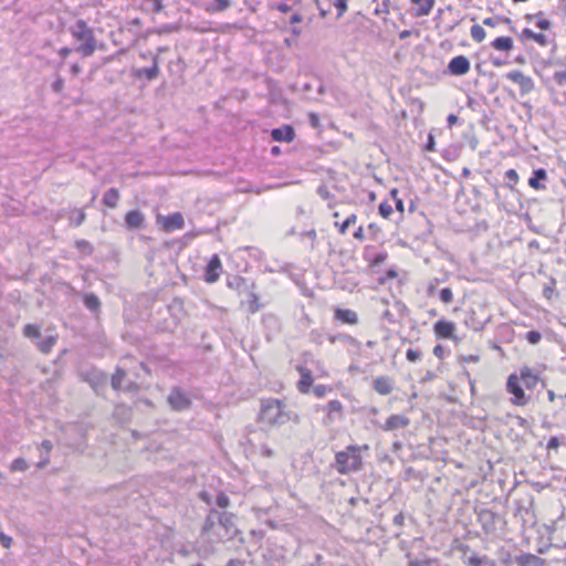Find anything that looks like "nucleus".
Wrapping results in <instances>:
<instances>
[{"label":"nucleus","instance_id":"obj_45","mask_svg":"<svg viewBox=\"0 0 566 566\" xmlns=\"http://www.w3.org/2000/svg\"><path fill=\"white\" fill-rule=\"evenodd\" d=\"M216 503L219 507L226 509L229 506L230 500L224 493H219L216 497Z\"/></svg>","mask_w":566,"mask_h":566},{"label":"nucleus","instance_id":"obj_34","mask_svg":"<svg viewBox=\"0 0 566 566\" xmlns=\"http://www.w3.org/2000/svg\"><path fill=\"white\" fill-rule=\"evenodd\" d=\"M231 4V0H214V4L209 7L207 10L211 12H221L228 9Z\"/></svg>","mask_w":566,"mask_h":566},{"label":"nucleus","instance_id":"obj_40","mask_svg":"<svg viewBox=\"0 0 566 566\" xmlns=\"http://www.w3.org/2000/svg\"><path fill=\"white\" fill-rule=\"evenodd\" d=\"M502 21L503 22H507V23L511 22V20L509 18L494 17V18H485L483 20V24L488 25V27H491V28H494L497 24H500Z\"/></svg>","mask_w":566,"mask_h":566},{"label":"nucleus","instance_id":"obj_37","mask_svg":"<svg viewBox=\"0 0 566 566\" xmlns=\"http://www.w3.org/2000/svg\"><path fill=\"white\" fill-rule=\"evenodd\" d=\"M533 17L537 18L536 25L542 30H548L552 25L551 21L543 18V12H538L535 15H527L526 18L531 20Z\"/></svg>","mask_w":566,"mask_h":566},{"label":"nucleus","instance_id":"obj_10","mask_svg":"<svg viewBox=\"0 0 566 566\" xmlns=\"http://www.w3.org/2000/svg\"><path fill=\"white\" fill-rule=\"evenodd\" d=\"M168 402L174 410L181 411L189 407L190 400L187 395L179 388H174L169 396Z\"/></svg>","mask_w":566,"mask_h":566},{"label":"nucleus","instance_id":"obj_53","mask_svg":"<svg viewBox=\"0 0 566 566\" xmlns=\"http://www.w3.org/2000/svg\"><path fill=\"white\" fill-rule=\"evenodd\" d=\"M465 325L473 331H480L482 328V324L475 322L473 318L470 321L465 319Z\"/></svg>","mask_w":566,"mask_h":566},{"label":"nucleus","instance_id":"obj_19","mask_svg":"<svg viewBox=\"0 0 566 566\" xmlns=\"http://www.w3.org/2000/svg\"><path fill=\"white\" fill-rule=\"evenodd\" d=\"M86 380L91 384L93 389L97 391L99 387L106 385L107 375L98 370H92L86 375Z\"/></svg>","mask_w":566,"mask_h":566},{"label":"nucleus","instance_id":"obj_8","mask_svg":"<svg viewBox=\"0 0 566 566\" xmlns=\"http://www.w3.org/2000/svg\"><path fill=\"white\" fill-rule=\"evenodd\" d=\"M151 66L133 69L132 75L136 78L146 77L148 81H153L159 75V57L158 55H151Z\"/></svg>","mask_w":566,"mask_h":566},{"label":"nucleus","instance_id":"obj_4","mask_svg":"<svg viewBox=\"0 0 566 566\" xmlns=\"http://www.w3.org/2000/svg\"><path fill=\"white\" fill-rule=\"evenodd\" d=\"M285 406L281 400L266 399L262 400L260 410V421L269 426H280L290 420Z\"/></svg>","mask_w":566,"mask_h":566},{"label":"nucleus","instance_id":"obj_48","mask_svg":"<svg viewBox=\"0 0 566 566\" xmlns=\"http://www.w3.org/2000/svg\"><path fill=\"white\" fill-rule=\"evenodd\" d=\"M146 3L149 4L150 9L158 13L163 10V0H146Z\"/></svg>","mask_w":566,"mask_h":566},{"label":"nucleus","instance_id":"obj_46","mask_svg":"<svg viewBox=\"0 0 566 566\" xmlns=\"http://www.w3.org/2000/svg\"><path fill=\"white\" fill-rule=\"evenodd\" d=\"M379 213L384 217V218H388L391 213H392V207L390 203L388 202H381L379 205Z\"/></svg>","mask_w":566,"mask_h":566},{"label":"nucleus","instance_id":"obj_56","mask_svg":"<svg viewBox=\"0 0 566 566\" xmlns=\"http://www.w3.org/2000/svg\"><path fill=\"white\" fill-rule=\"evenodd\" d=\"M11 537L6 535L4 533H0V544L3 546V547H9L10 544H11Z\"/></svg>","mask_w":566,"mask_h":566},{"label":"nucleus","instance_id":"obj_38","mask_svg":"<svg viewBox=\"0 0 566 566\" xmlns=\"http://www.w3.org/2000/svg\"><path fill=\"white\" fill-rule=\"evenodd\" d=\"M555 285H556L555 279H551L549 282L544 285V289H543L544 297H546L547 300H551L554 297V295L556 294Z\"/></svg>","mask_w":566,"mask_h":566},{"label":"nucleus","instance_id":"obj_41","mask_svg":"<svg viewBox=\"0 0 566 566\" xmlns=\"http://www.w3.org/2000/svg\"><path fill=\"white\" fill-rule=\"evenodd\" d=\"M28 469V463L24 459L18 458L11 463V471H25Z\"/></svg>","mask_w":566,"mask_h":566},{"label":"nucleus","instance_id":"obj_14","mask_svg":"<svg viewBox=\"0 0 566 566\" xmlns=\"http://www.w3.org/2000/svg\"><path fill=\"white\" fill-rule=\"evenodd\" d=\"M294 129L292 126L290 125H283L279 128H274L272 129L271 132V137L275 140V142H285V143H290L294 139Z\"/></svg>","mask_w":566,"mask_h":566},{"label":"nucleus","instance_id":"obj_6","mask_svg":"<svg viewBox=\"0 0 566 566\" xmlns=\"http://www.w3.org/2000/svg\"><path fill=\"white\" fill-rule=\"evenodd\" d=\"M156 222L167 233L172 232L175 230H180L185 226V220L180 212H174L169 216L158 214L156 218Z\"/></svg>","mask_w":566,"mask_h":566},{"label":"nucleus","instance_id":"obj_29","mask_svg":"<svg viewBox=\"0 0 566 566\" xmlns=\"http://www.w3.org/2000/svg\"><path fill=\"white\" fill-rule=\"evenodd\" d=\"M23 335L27 338L40 339V336H41L40 326L34 325V324H27L23 327Z\"/></svg>","mask_w":566,"mask_h":566},{"label":"nucleus","instance_id":"obj_32","mask_svg":"<svg viewBox=\"0 0 566 566\" xmlns=\"http://www.w3.org/2000/svg\"><path fill=\"white\" fill-rule=\"evenodd\" d=\"M126 373L122 368H117L115 374L112 377V387L115 390H119L122 388V380L124 379Z\"/></svg>","mask_w":566,"mask_h":566},{"label":"nucleus","instance_id":"obj_52","mask_svg":"<svg viewBox=\"0 0 566 566\" xmlns=\"http://www.w3.org/2000/svg\"><path fill=\"white\" fill-rule=\"evenodd\" d=\"M53 448V444L50 440H43L41 446H40V449L42 452L45 453V455H49V453L51 452Z\"/></svg>","mask_w":566,"mask_h":566},{"label":"nucleus","instance_id":"obj_33","mask_svg":"<svg viewBox=\"0 0 566 566\" xmlns=\"http://www.w3.org/2000/svg\"><path fill=\"white\" fill-rule=\"evenodd\" d=\"M471 36L475 42H482L485 39V31L483 27L479 24H473L471 27Z\"/></svg>","mask_w":566,"mask_h":566},{"label":"nucleus","instance_id":"obj_7","mask_svg":"<svg viewBox=\"0 0 566 566\" xmlns=\"http://www.w3.org/2000/svg\"><path fill=\"white\" fill-rule=\"evenodd\" d=\"M506 77L520 86L521 93L523 95L528 94L534 90V81L532 77L525 75L518 70L509 72Z\"/></svg>","mask_w":566,"mask_h":566},{"label":"nucleus","instance_id":"obj_27","mask_svg":"<svg viewBox=\"0 0 566 566\" xmlns=\"http://www.w3.org/2000/svg\"><path fill=\"white\" fill-rule=\"evenodd\" d=\"M522 35L528 40H533L542 46L547 45V36L543 33H535L531 29H524Z\"/></svg>","mask_w":566,"mask_h":566},{"label":"nucleus","instance_id":"obj_17","mask_svg":"<svg viewBox=\"0 0 566 566\" xmlns=\"http://www.w3.org/2000/svg\"><path fill=\"white\" fill-rule=\"evenodd\" d=\"M517 378H521V382L523 384L524 388L528 390H533L538 382V377L527 367H524L520 370Z\"/></svg>","mask_w":566,"mask_h":566},{"label":"nucleus","instance_id":"obj_60","mask_svg":"<svg viewBox=\"0 0 566 566\" xmlns=\"http://www.w3.org/2000/svg\"><path fill=\"white\" fill-rule=\"evenodd\" d=\"M63 88V80L62 78H57L54 83H53V90L55 92H61Z\"/></svg>","mask_w":566,"mask_h":566},{"label":"nucleus","instance_id":"obj_15","mask_svg":"<svg viewBox=\"0 0 566 566\" xmlns=\"http://www.w3.org/2000/svg\"><path fill=\"white\" fill-rule=\"evenodd\" d=\"M409 419L401 415H391L382 426L385 431H394L400 428H406L409 424Z\"/></svg>","mask_w":566,"mask_h":566},{"label":"nucleus","instance_id":"obj_43","mask_svg":"<svg viewBox=\"0 0 566 566\" xmlns=\"http://www.w3.org/2000/svg\"><path fill=\"white\" fill-rule=\"evenodd\" d=\"M440 300L448 304L453 300V293L450 287H444L440 291Z\"/></svg>","mask_w":566,"mask_h":566},{"label":"nucleus","instance_id":"obj_5","mask_svg":"<svg viewBox=\"0 0 566 566\" xmlns=\"http://www.w3.org/2000/svg\"><path fill=\"white\" fill-rule=\"evenodd\" d=\"M506 390L513 395L511 402L515 406H525L530 401V396L524 391V386L521 378L516 374H511L507 378Z\"/></svg>","mask_w":566,"mask_h":566},{"label":"nucleus","instance_id":"obj_36","mask_svg":"<svg viewBox=\"0 0 566 566\" xmlns=\"http://www.w3.org/2000/svg\"><path fill=\"white\" fill-rule=\"evenodd\" d=\"M261 308V305L259 303V297L255 293L250 294V300L248 302V311L251 314L256 313Z\"/></svg>","mask_w":566,"mask_h":566},{"label":"nucleus","instance_id":"obj_61","mask_svg":"<svg viewBox=\"0 0 566 566\" xmlns=\"http://www.w3.org/2000/svg\"><path fill=\"white\" fill-rule=\"evenodd\" d=\"M354 238L355 239H358V240H363L365 238V233H364V228L363 227H359L355 232H354Z\"/></svg>","mask_w":566,"mask_h":566},{"label":"nucleus","instance_id":"obj_18","mask_svg":"<svg viewBox=\"0 0 566 566\" xmlns=\"http://www.w3.org/2000/svg\"><path fill=\"white\" fill-rule=\"evenodd\" d=\"M547 179V172L543 168H538L533 171V176L528 179V186L535 190H544L546 186L541 181Z\"/></svg>","mask_w":566,"mask_h":566},{"label":"nucleus","instance_id":"obj_63","mask_svg":"<svg viewBox=\"0 0 566 566\" xmlns=\"http://www.w3.org/2000/svg\"><path fill=\"white\" fill-rule=\"evenodd\" d=\"M433 354H434V356H437L439 358H442V356H443V347L441 345L434 346Z\"/></svg>","mask_w":566,"mask_h":566},{"label":"nucleus","instance_id":"obj_20","mask_svg":"<svg viewBox=\"0 0 566 566\" xmlns=\"http://www.w3.org/2000/svg\"><path fill=\"white\" fill-rule=\"evenodd\" d=\"M298 371L301 374V379L297 382V388L301 392L306 394L313 382L312 373L305 367H298Z\"/></svg>","mask_w":566,"mask_h":566},{"label":"nucleus","instance_id":"obj_35","mask_svg":"<svg viewBox=\"0 0 566 566\" xmlns=\"http://www.w3.org/2000/svg\"><path fill=\"white\" fill-rule=\"evenodd\" d=\"M356 220H357L356 214L352 213L350 216H348L345 219V221L342 224H338V222H335V226L338 227L339 233L345 234L348 227L354 224L356 222Z\"/></svg>","mask_w":566,"mask_h":566},{"label":"nucleus","instance_id":"obj_54","mask_svg":"<svg viewBox=\"0 0 566 566\" xmlns=\"http://www.w3.org/2000/svg\"><path fill=\"white\" fill-rule=\"evenodd\" d=\"M260 452L265 458H271L274 454L273 450L270 447H268L266 444L261 446Z\"/></svg>","mask_w":566,"mask_h":566},{"label":"nucleus","instance_id":"obj_2","mask_svg":"<svg viewBox=\"0 0 566 566\" xmlns=\"http://www.w3.org/2000/svg\"><path fill=\"white\" fill-rule=\"evenodd\" d=\"M368 444H350L335 454V469L340 474L358 472L363 469L361 451L368 450Z\"/></svg>","mask_w":566,"mask_h":566},{"label":"nucleus","instance_id":"obj_50","mask_svg":"<svg viewBox=\"0 0 566 566\" xmlns=\"http://www.w3.org/2000/svg\"><path fill=\"white\" fill-rule=\"evenodd\" d=\"M406 357L409 361H417L421 357V353L417 349L409 348L406 353Z\"/></svg>","mask_w":566,"mask_h":566},{"label":"nucleus","instance_id":"obj_58","mask_svg":"<svg viewBox=\"0 0 566 566\" xmlns=\"http://www.w3.org/2000/svg\"><path fill=\"white\" fill-rule=\"evenodd\" d=\"M386 258H387V255H386V254H384V253H379V254H377V255L374 258V260H373V262H371V263H373V265H379V264H381L382 262H385Z\"/></svg>","mask_w":566,"mask_h":566},{"label":"nucleus","instance_id":"obj_64","mask_svg":"<svg viewBox=\"0 0 566 566\" xmlns=\"http://www.w3.org/2000/svg\"><path fill=\"white\" fill-rule=\"evenodd\" d=\"M227 566H242V562L240 559H230Z\"/></svg>","mask_w":566,"mask_h":566},{"label":"nucleus","instance_id":"obj_3","mask_svg":"<svg viewBox=\"0 0 566 566\" xmlns=\"http://www.w3.org/2000/svg\"><path fill=\"white\" fill-rule=\"evenodd\" d=\"M69 31L76 41L81 42L76 48V52L83 56H91L94 54L96 51V39L93 30L84 20H77L70 27Z\"/></svg>","mask_w":566,"mask_h":566},{"label":"nucleus","instance_id":"obj_16","mask_svg":"<svg viewBox=\"0 0 566 566\" xmlns=\"http://www.w3.org/2000/svg\"><path fill=\"white\" fill-rule=\"evenodd\" d=\"M125 223L129 229H142L145 227V217L139 210H132L126 213Z\"/></svg>","mask_w":566,"mask_h":566},{"label":"nucleus","instance_id":"obj_55","mask_svg":"<svg viewBox=\"0 0 566 566\" xmlns=\"http://www.w3.org/2000/svg\"><path fill=\"white\" fill-rule=\"evenodd\" d=\"M480 520H481L483 523L492 522V520H493V513H492L491 511H483V512L480 514Z\"/></svg>","mask_w":566,"mask_h":566},{"label":"nucleus","instance_id":"obj_30","mask_svg":"<svg viewBox=\"0 0 566 566\" xmlns=\"http://www.w3.org/2000/svg\"><path fill=\"white\" fill-rule=\"evenodd\" d=\"M84 304L92 312H97L101 306L99 298L95 294H87L84 298Z\"/></svg>","mask_w":566,"mask_h":566},{"label":"nucleus","instance_id":"obj_47","mask_svg":"<svg viewBox=\"0 0 566 566\" xmlns=\"http://www.w3.org/2000/svg\"><path fill=\"white\" fill-rule=\"evenodd\" d=\"M347 0H335L334 6L337 9V15L342 17L347 10Z\"/></svg>","mask_w":566,"mask_h":566},{"label":"nucleus","instance_id":"obj_26","mask_svg":"<svg viewBox=\"0 0 566 566\" xmlns=\"http://www.w3.org/2000/svg\"><path fill=\"white\" fill-rule=\"evenodd\" d=\"M56 343V336L49 335L45 338L36 342V347L43 354H48L52 350L53 346Z\"/></svg>","mask_w":566,"mask_h":566},{"label":"nucleus","instance_id":"obj_28","mask_svg":"<svg viewBox=\"0 0 566 566\" xmlns=\"http://www.w3.org/2000/svg\"><path fill=\"white\" fill-rule=\"evenodd\" d=\"M325 410L327 411V417L329 418V420H333L334 413L342 415L343 406L338 400H331L326 405Z\"/></svg>","mask_w":566,"mask_h":566},{"label":"nucleus","instance_id":"obj_21","mask_svg":"<svg viewBox=\"0 0 566 566\" xmlns=\"http://www.w3.org/2000/svg\"><path fill=\"white\" fill-rule=\"evenodd\" d=\"M334 316L336 319L346 324L354 325L358 323V316L356 312L352 310L336 308Z\"/></svg>","mask_w":566,"mask_h":566},{"label":"nucleus","instance_id":"obj_49","mask_svg":"<svg viewBox=\"0 0 566 566\" xmlns=\"http://www.w3.org/2000/svg\"><path fill=\"white\" fill-rule=\"evenodd\" d=\"M553 78L558 85L566 84V70L555 72Z\"/></svg>","mask_w":566,"mask_h":566},{"label":"nucleus","instance_id":"obj_11","mask_svg":"<svg viewBox=\"0 0 566 566\" xmlns=\"http://www.w3.org/2000/svg\"><path fill=\"white\" fill-rule=\"evenodd\" d=\"M222 271V264L220 258L214 254L211 260L209 261L207 269H206V282L208 283H214L219 280L220 274Z\"/></svg>","mask_w":566,"mask_h":566},{"label":"nucleus","instance_id":"obj_9","mask_svg":"<svg viewBox=\"0 0 566 566\" xmlns=\"http://www.w3.org/2000/svg\"><path fill=\"white\" fill-rule=\"evenodd\" d=\"M470 61L464 55H458L450 60L448 71L451 75L461 76L470 71Z\"/></svg>","mask_w":566,"mask_h":566},{"label":"nucleus","instance_id":"obj_51","mask_svg":"<svg viewBox=\"0 0 566 566\" xmlns=\"http://www.w3.org/2000/svg\"><path fill=\"white\" fill-rule=\"evenodd\" d=\"M76 247L82 250L83 252L90 254L92 253L93 249H92V245L90 244V242L85 241V240H80L76 242Z\"/></svg>","mask_w":566,"mask_h":566},{"label":"nucleus","instance_id":"obj_12","mask_svg":"<svg viewBox=\"0 0 566 566\" xmlns=\"http://www.w3.org/2000/svg\"><path fill=\"white\" fill-rule=\"evenodd\" d=\"M433 332L438 338L454 339L455 325L449 321H438L433 325Z\"/></svg>","mask_w":566,"mask_h":566},{"label":"nucleus","instance_id":"obj_23","mask_svg":"<svg viewBox=\"0 0 566 566\" xmlns=\"http://www.w3.org/2000/svg\"><path fill=\"white\" fill-rule=\"evenodd\" d=\"M464 563L469 566H496L493 559L488 556H479L478 554L468 556Z\"/></svg>","mask_w":566,"mask_h":566},{"label":"nucleus","instance_id":"obj_62","mask_svg":"<svg viewBox=\"0 0 566 566\" xmlns=\"http://www.w3.org/2000/svg\"><path fill=\"white\" fill-rule=\"evenodd\" d=\"M49 462H50V458H49V455H44V457L41 459V461L36 464V467H38L39 469H42V468L46 467V465L49 464Z\"/></svg>","mask_w":566,"mask_h":566},{"label":"nucleus","instance_id":"obj_13","mask_svg":"<svg viewBox=\"0 0 566 566\" xmlns=\"http://www.w3.org/2000/svg\"><path fill=\"white\" fill-rule=\"evenodd\" d=\"M373 388L379 395L386 396L389 395L394 389V381L388 376H379L376 377L373 381Z\"/></svg>","mask_w":566,"mask_h":566},{"label":"nucleus","instance_id":"obj_59","mask_svg":"<svg viewBox=\"0 0 566 566\" xmlns=\"http://www.w3.org/2000/svg\"><path fill=\"white\" fill-rule=\"evenodd\" d=\"M559 446V441L556 437H552L547 442L548 449H557Z\"/></svg>","mask_w":566,"mask_h":566},{"label":"nucleus","instance_id":"obj_1","mask_svg":"<svg viewBox=\"0 0 566 566\" xmlns=\"http://www.w3.org/2000/svg\"><path fill=\"white\" fill-rule=\"evenodd\" d=\"M210 541H228L237 534L233 515L211 510L202 527Z\"/></svg>","mask_w":566,"mask_h":566},{"label":"nucleus","instance_id":"obj_25","mask_svg":"<svg viewBox=\"0 0 566 566\" xmlns=\"http://www.w3.org/2000/svg\"><path fill=\"white\" fill-rule=\"evenodd\" d=\"M492 46L497 51L510 52L513 49V40L509 36L496 38Z\"/></svg>","mask_w":566,"mask_h":566},{"label":"nucleus","instance_id":"obj_42","mask_svg":"<svg viewBox=\"0 0 566 566\" xmlns=\"http://www.w3.org/2000/svg\"><path fill=\"white\" fill-rule=\"evenodd\" d=\"M525 338L527 339V342L532 345H536L539 343V340L542 339V335L539 332L537 331H530Z\"/></svg>","mask_w":566,"mask_h":566},{"label":"nucleus","instance_id":"obj_24","mask_svg":"<svg viewBox=\"0 0 566 566\" xmlns=\"http://www.w3.org/2000/svg\"><path fill=\"white\" fill-rule=\"evenodd\" d=\"M119 200V191L116 188L108 189L103 197V203L109 208H116Z\"/></svg>","mask_w":566,"mask_h":566},{"label":"nucleus","instance_id":"obj_31","mask_svg":"<svg viewBox=\"0 0 566 566\" xmlns=\"http://www.w3.org/2000/svg\"><path fill=\"white\" fill-rule=\"evenodd\" d=\"M518 174L515 169H509L505 171L506 186L514 190L515 185L518 182Z\"/></svg>","mask_w":566,"mask_h":566},{"label":"nucleus","instance_id":"obj_44","mask_svg":"<svg viewBox=\"0 0 566 566\" xmlns=\"http://www.w3.org/2000/svg\"><path fill=\"white\" fill-rule=\"evenodd\" d=\"M390 196L392 197L395 201L396 209L400 212H403V201L398 198V190L396 188L391 189Z\"/></svg>","mask_w":566,"mask_h":566},{"label":"nucleus","instance_id":"obj_57","mask_svg":"<svg viewBox=\"0 0 566 566\" xmlns=\"http://www.w3.org/2000/svg\"><path fill=\"white\" fill-rule=\"evenodd\" d=\"M461 360L463 363H478L480 360V356L479 355H468V356L461 357Z\"/></svg>","mask_w":566,"mask_h":566},{"label":"nucleus","instance_id":"obj_22","mask_svg":"<svg viewBox=\"0 0 566 566\" xmlns=\"http://www.w3.org/2000/svg\"><path fill=\"white\" fill-rule=\"evenodd\" d=\"M411 2L416 6L415 17L428 15L434 6V0H411Z\"/></svg>","mask_w":566,"mask_h":566},{"label":"nucleus","instance_id":"obj_39","mask_svg":"<svg viewBox=\"0 0 566 566\" xmlns=\"http://www.w3.org/2000/svg\"><path fill=\"white\" fill-rule=\"evenodd\" d=\"M316 7L319 10V14L322 18H325L329 11L332 6V0H315Z\"/></svg>","mask_w":566,"mask_h":566}]
</instances>
